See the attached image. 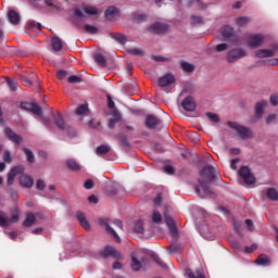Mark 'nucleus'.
<instances>
[{"label":"nucleus","instance_id":"37998d69","mask_svg":"<svg viewBox=\"0 0 278 278\" xmlns=\"http://www.w3.org/2000/svg\"><path fill=\"white\" fill-rule=\"evenodd\" d=\"M131 268L132 270H140L142 268V262L136 258V256L131 257Z\"/></svg>","mask_w":278,"mask_h":278},{"label":"nucleus","instance_id":"aec40b11","mask_svg":"<svg viewBox=\"0 0 278 278\" xmlns=\"http://www.w3.org/2000/svg\"><path fill=\"white\" fill-rule=\"evenodd\" d=\"M165 225L168 227L172 236H174V238H177L178 230H177V225L175 224V220L172 217L166 216L165 217Z\"/></svg>","mask_w":278,"mask_h":278},{"label":"nucleus","instance_id":"c85d7f7f","mask_svg":"<svg viewBox=\"0 0 278 278\" xmlns=\"http://www.w3.org/2000/svg\"><path fill=\"white\" fill-rule=\"evenodd\" d=\"M93 60L98 66H101V68H105V66H108V61H105V56L101 53H96L93 55Z\"/></svg>","mask_w":278,"mask_h":278},{"label":"nucleus","instance_id":"2eb2a0df","mask_svg":"<svg viewBox=\"0 0 278 278\" xmlns=\"http://www.w3.org/2000/svg\"><path fill=\"white\" fill-rule=\"evenodd\" d=\"M198 184L201 186L206 197H210L211 199H216V192H214V189H212V187L207 185V181L203 179H198Z\"/></svg>","mask_w":278,"mask_h":278},{"label":"nucleus","instance_id":"8fccbe9b","mask_svg":"<svg viewBox=\"0 0 278 278\" xmlns=\"http://www.w3.org/2000/svg\"><path fill=\"white\" fill-rule=\"evenodd\" d=\"M67 81L68 84H81L84 80L79 76L72 75L67 78Z\"/></svg>","mask_w":278,"mask_h":278},{"label":"nucleus","instance_id":"473e14b6","mask_svg":"<svg viewBox=\"0 0 278 278\" xmlns=\"http://www.w3.org/2000/svg\"><path fill=\"white\" fill-rule=\"evenodd\" d=\"M167 251H169L170 254L173 253H181L184 251V245L180 243H172L168 248Z\"/></svg>","mask_w":278,"mask_h":278},{"label":"nucleus","instance_id":"cd10ccee","mask_svg":"<svg viewBox=\"0 0 278 278\" xmlns=\"http://www.w3.org/2000/svg\"><path fill=\"white\" fill-rule=\"evenodd\" d=\"M112 151V148L108 144H101L98 148H96V155L103 156L108 155Z\"/></svg>","mask_w":278,"mask_h":278},{"label":"nucleus","instance_id":"9d476101","mask_svg":"<svg viewBox=\"0 0 278 278\" xmlns=\"http://www.w3.org/2000/svg\"><path fill=\"white\" fill-rule=\"evenodd\" d=\"M22 110H27L28 112H33L37 116H42V109L36 102H22L21 103Z\"/></svg>","mask_w":278,"mask_h":278},{"label":"nucleus","instance_id":"f704fd0d","mask_svg":"<svg viewBox=\"0 0 278 278\" xmlns=\"http://www.w3.org/2000/svg\"><path fill=\"white\" fill-rule=\"evenodd\" d=\"M111 38H113V40H116V42H118V45H125L127 42V37H125V35L123 34H111Z\"/></svg>","mask_w":278,"mask_h":278},{"label":"nucleus","instance_id":"1a4fd4ad","mask_svg":"<svg viewBox=\"0 0 278 278\" xmlns=\"http://www.w3.org/2000/svg\"><path fill=\"white\" fill-rule=\"evenodd\" d=\"M98 223L101 227H105V231L110 236H112V238H114V240H116V242H121V237L118 236L116 230H114V228H112V226H110V219L109 218H100Z\"/></svg>","mask_w":278,"mask_h":278},{"label":"nucleus","instance_id":"2f4dec72","mask_svg":"<svg viewBox=\"0 0 278 278\" xmlns=\"http://www.w3.org/2000/svg\"><path fill=\"white\" fill-rule=\"evenodd\" d=\"M266 197L269 201H278V190L275 188H268L266 190Z\"/></svg>","mask_w":278,"mask_h":278},{"label":"nucleus","instance_id":"09e8293b","mask_svg":"<svg viewBox=\"0 0 278 278\" xmlns=\"http://www.w3.org/2000/svg\"><path fill=\"white\" fill-rule=\"evenodd\" d=\"M152 223H154V225H160L162 223V214H160V212H154L152 214Z\"/></svg>","mask_w":278,"mask_h":278},{"label":"nucleus","instance_id":"a19ab883","mask_svg":"<svg viewBox=\"0 0 278 278\" xmlns=\"http://www.w3.org/2000/svg\"><path fill=\"white\" fill-rule=\"evenodd\" d=\"M180 67L182 71H185V73H192L194 71V65H192L186 61H182L180 63Z\"/></svg>","mask_w":278,"mask_h":278},{"label":"nucleus","instance_id":"ddd939ff","mask_svg":"<svg viewBox=\"0 0 278 278\" xmlns=\"http://www.w3.org/2000/svg\"><path fill=\"white\" fill-rule=\"evenodd\" d=\"M181 108L185 112H194L197 110V102H194V98L192 96L185 98L181 102Z\"/></svg>","mask_w":278,"mask_h":278},{"label":"nucleus","instance_id":"dca6fc26","mask_svg":"<svg viewBox=\"0 0 278 278\" xmlns=\"http://www.w3.org/2000/svg\"><path fill=\"white\" fill-rule=\"evenodd\" d=\"M162 125V121L155 115H147L146 117V127L148 129H155V127Z\"/></svg>","mask_w":278,"mask_h":278},{"label":"nucleus","instance_id":"bb28decb","mask_svg":"<svg viewBox=\"0 0 278 278\" xmlns=\"http://www.w3.org/2000/svg\"><path fill=\"white\" fill-rule=\"evenodd\" d=\"M254 264H257L258 266H270V257H268L266 254H261L254 261Z\"/></svg>","mask_w":278,"mask_h":278},{"label":"nucleus","instance_id":"39448f33","mask_svg":"<svg viewBox=\"0 0 278 278\" xmlns=\"http://www.w3.org/2000/svg\"><path fill=\"white\" fill-rule=\"evenodd\" d=\"M30 5L37 8V10H50V12L60 11V7L51 1H33L30 2Z\"/></svg>","mask_w":278,"mask_h":278},{"label":"nucleus","instance_id":"0eeeda50","mask_svg":"<svg viewBox=\"0 0 278 278\" xmlns=\"http://www.w3.org/2000/svg\"><path fill=\"white\" fill-rule=\"evenodd\" d=\"M100 256H102L104 260L108 257H113V260H121L123 255L116 250V248L112 245H106L101 252Z\"/></svg>","mask_w":278,"mask_h":278},{"label":"nucleus","instance_id":"5701e85b","mask_svg":"<svg viewBox=\"0 0 278 278\" xmlns=\"http://www.w3.org/2000/svg\"><path fill=\"white\" fill-rule=\"evenodd\" d=\"M118 14H121V13L116 7H110L104 12V16H105L106 21H114V18H116V16H118Z\"/></svg>","mask_w":278,"mask_h":278},{"label":"nucleus","instance_id":"f257e3e1","mask_svg":"<svg viewBox=\"0 0 278 278\" xmlns=\"http://www.w3.org/2000/svg\"><path fill=\"white\" fill-rule=\"evenodd\" d=\"M52 118H53L56 127L59 129H61L62 131H66L67 136H70V138H75V136H77V131L75 130V128L66 125V122L64 121V116H62V113H60V112L53 113L52 112Z\"/></svg>","mask_w":278,"mask_h":278},{"label":"nucleus","instance_id":"6e6d98bb","mask_svg":"<svg viewBox=\"0 0 278 278\" xmlns=\"http://www.w3.org/2000/svg\"><path fill=\"white\" fill-rule=\"evenodd\" d=\"M94 188V181L92 179H88L84 182L85 190H92Z\"/></svg>","mask_w":278,"mask_h":278},{"label":"nucleus","instance_id":"49530a36","mask_svg":"<svg viewBox=\"0 0 278 278\" xmlns=\"http://www.w3.org/2000/svg\"><path fill=\"white\" fill-rule=\"evenodd\" d=\"M206 117L208 118V121H211V123H219L220 122V117H218V114H215L212 112H207Z\"/></svg>","mask_w":278,"mask_h":278},{"label":"nucleus","instance_id":"a18cd8bd","mask_svg":"<svg viewBox=\"0 0 278 278\" xmlns=\"http://www.w3.org/2000/svg\"><path fill=\"white\" fill-rule=\"evenodd\" d=\"M84 29L87 34H99V28L97 26L86 24Z\"/></svg>","mask_w":278,"mask_h":278},{"label":"nucleus","instance_id":"6e6552de","mask_svg":"<svg viewBox=\"0 0 278 278\" xmlns=\"http://www.w3.org/2000/svg\"><path fill=\"white\" fill-rule=\"evenodd\" d=\"M239 175L243 179L244 184L248 186H252V184H255V176L251 173V169L248 166H242L239 169Z\"/></svg>","mask_w":278,"mask_h":278},{"label":"nucleus","instance_id":"603ef678","mask_svg":"<svg viewBox=\"0 0 278 278\" xmlns=\"http://www.w3.org/2000/svg\"><path fill=\"white\" fill-rule=\"evenodd\" d=\"M38 29L40 31L42 29V24L36 23L35 21L28 22V29Z\"/></svg>","mask_w":278,"mask_h":278},{"label":"nucleus","instance_id":"4c0bfd02","mask_svg":"<svg viewBox=\"0 0 278 278\" xmlns=\"http://www.w3.org/2000/svg\"><path fill=\"white\" fill-rule=\"evenodd\" d=\"M187 275L189 278H205V274L203 273V269H197L195 273H192V270H189Z\"/></svg>","mask_w":278,"mask_h":278},{"label":"nucleus","instance_id":"20e7f679","mask_svg":"<svg viewBox=\"0 0 278 278\" xmlns=\"http://www.w3.org/2000/svg\"><path fill=\"white\" fill-rule=\"evenodd\" d=\"M241 58H247V51L242 48H235L232 50H229L226 60L230 64H233V62H238Z\"/></svg>","mask_w":278,"mask_h":278},{"label":"nucleus","instance_id":"f3484780","mask_svg":"<svg viewBox=\"0 0 278 278\" xmlns=\"http://www.w3.org/2000/svg\"><path fill=\"white\" fill-rule=\"evenodd\" d=\"M175 84V76L173 74H166L159 79V86L161 88H166V86H170Z\"/></svg>","mask_w":278,"mask_h":278},{"label":"nucleus","instance_id":"e2e57ef3","mask_svg":"<svg viewBox=\"0 0 278 278\" xmlns=\"http://www.w3.org/2000/svg\"><path fill=\"white\" fill-rule=\"evenodd\" d=\"M28 79H30L31 84H39V79H38V75H36V73H31L29 76H28Z\"/></svg>","mask_w":278,"mask_h":278},{"label":"nucleus","instance_id":"f03ea898","mask_svg":"<svg viewBox=\"0 0 278 278\" xmlns=\"http://www.w3.org/2000/svg\"><path fill=\"white\" fill-rule=\"evenodd\" d=\"M227 125L230 127V129L237 131L236 136L239 138V140H249L253 138V130H251L249 127L242 126L236 122H228Z\"/></svg>","mask_w":278,"mask_h":278},{"label":"nucleus","instance_id":"9b49d317","mask_svg":"<svg viewBox=\"0 0 278 278\" xmlns=\"http://www.w3.org/2000/svg\"><path fill=\"white\" fill-rule=\"evenodd\" d=\"M148 30H149L151 34H154V35H156V36H160V34H166V31H168V25H167V24H164V23L156 22V23L150 25V27L148 28Z\"/></svg>","mask_w":278,"mask_h":278},{"label":"nucleus","instance_id":"de8ad7c7","mask_svg":"<svg viewBox=\"0 0 278 278\" xmlns=\"http://www.w3.org/2000/svg\"><path fill=\"white\" fill-rule=\"evenodd\" d=\"M86 112H88V104H80V105L76 109V114H77V116H81L83 114H86Z\"/></svg>","mask_w":278,"mask_h":278},{"label":"nucleus","instance_id":"c756f323","mask_svg":"<svg viewBox=\"0 0 278 278\" xmlns=\"http://www.w3.org/2000/svg\"><path fill=\"white\" fill-rule=\"evenodd\" d=\"M36 224V215L34 213H27L25 220L23 222L24 227H31Z\"/></svg>","mask_w":278,"mask_h":278},{"label":"nucleus","instance_id":"58836bf2","mask_svg":"<svg viewBox=\"0 0 278 278\" xmlns=\"http://www.w3.org/2000/svg\"><path fill=\"white\" fill-rule=\"evenodd\" d=\"M236 25H238V27H244V25H249V23H251V20L247 16L244 17H237L235 20Z\"/></svg>","mask_w":278,"mask_h":278},{"label":"nucleus","instance_id":"4d7b16f0","mask_svg":"<svg viewBox=\"0 0 278 278\" xmlns=\"http://www.w3.org/2000/svg\"><path fill=\"white\" fill-rule=\"evenodd\" d=\"M3 161L5 162V164H12V154L10 153V151H4Z\"/></svg>","mask_w":278,"mask_h":278},{"label":"nucleus","instance_id":"338daca9","mask_svg":"<svg viewBox=\"0 0 278 278\" xmlns=\"http://www.w3.org/2000/svg\"><path fill=\"white\" fill-rule=\"evenodd\" d=\"M269 101H270L271 105H278V96L271 94L269 98Z\"/></svg>","mask_w":278,"mask_h":278},{"label":"nucleus","instance_id":"a211bd4d","mask_svg":"<svg viewBox=\"0 0 278 278\" xmlns=\"http://www.w3.org/2000/svg\"><path fill=\"white\" fill-rule=\"evenodd\" d=\"M112 116L113 117L109 119V129H114V127H116V123H121L123 119V116L117 110H113Z\"/></svg>","mask_w":278,"mask_h":278},{"label":"nucleus","instance_id":"393cba45","mask_svg":"<svg viewBox=\"0 0 278 278\" xmlns=\"http://www.w3.org/2000/svg\"><path fill=\"white\" fill-rule=\"evenodd\" d=\"M20 184L23 188H33L34 187V178L31 176L23 174L20 177Z\"/></svg>","mask_w":278,"mask_h":278},{"label":"nucleus","instance_id":"c03bdc74","mask_svg":"<svg viewBox=\"0 0 278 278\" xmlns=\"http://www.w3.org/2000/svg\"><path fill=\"white\" fill-rule=\"evenodd\" d=\"M84 12L89 16H97V14H99V10H97L94 7H85Z\"/></svg>","mask_w":278,"mask_h":278},{"label":"nucleus","instance_id":"e433bc0d","mask_svg":"<svg viewBox=\"0 0 278 278\" xmlns=\"http://www.w3.org/2000/svg\"><path fill=\"white\" fill-rule=\"evenodd\" d=\"M116 138L119 140L121 147H130L129 139L125 134H118Z\"/></svg>","mask_w":278,"mask_h":278},{"label":"nucleus","instance_id":"4468645a","mask_svg":"<svg viewBox=\"0 0 278 278\" xmlns=\"http://www.w3.org/2000/svg\"><path fill=\"white\" fill-rule=\"evenodd\" d=\"M4 135L14 144H21V142H23V137L14 132L10 127L4 128Z\"/></svg>","mask_w":278,"mask_h":278},{"label":"nucleus","instance_id":"c9c22d12","mask_svg":"<svg viewBox=\"0 0 278 278\" xmlns=\"http://www.w3.org/2000/svg\"><path fill=\"white\" fill-rule=\"evenodd\" d=\"M5 81L11 92L18 90V81H16V79H10L9 77H7Z\"/></svg>","mask_w":278,"mask_h":278},{"label":"nucleus","instance_id":"69168bd1","mask_svg":"<svg viewBox=\"0 0 278 278\" xmlns=\"http://www.w3.org/2000/svg\"><path fill=\"white\" fill-rule=\"evenodd\" d=\"M108 108L110 110H114V108H116V104L114 103V100L112 99V96H108Z\"/></svg>","mask_w":278,"mask_h":278},{"label":"nucleus","instance_id":"774afa93","mask_svg":"<svg viewBox=\"0 0 278 278\" xmlns=\"http://www.w3.org/2000/svg\"><path fill=\"white\" fill-rule=\"evenodd\" d=\"M36 186H37V189H38V190H45V188H46L47 185H45V182H43L42 179H38Z\"/></svg>","mask_w":278,"mask_h":278},{"label":"nucleus","instance_id":"412c9836","mask_svg":"<svg viewBox=\"0 0 278 278\" xmlns=\"http://www.w3.org/2000/svg\"><path fill=\"white\" fill-rule=\"evenodd\" d=\"M264 42V37L262 35H252L248 38L249 47H260Z\"/></svg>","mask_w":278,"mask_h":278},{"label":"nucleus","instance_id":"5fc2aeb1","mask_svg":"<svg viewBox=\"0 0 278 278\" xmlns=\"http://www.w3.org/2000/svg\"><path fill=\"white\" fill-rule=\"evenodd\" d=\"M275 123H277V115L270 114L266 117L267 125H275Z\"/></svg>","mask_w":278,"mask_h":278},{"label":"nucleus","instance_id":"7c9ffc66","mask_svg":"<svg viewBox=\"0 0 278 278\" xmlns=\"http://www.w3.org/2000/svg\"><path fill=\"white\" fill-rule=\"evenodd\" d=\"M66 166L70 170H74L75 173H77V170H81V165L73 159L66 161Z\"/></svg>","mask_w":278,"mask_h":278},{"label":"nucleus","instance_id":"6ab92c4d","mask_svg":"<svg viewBox=\"0 0 278 278\" xmlns=\"http://www.w3.org/2000/svg\"><path fill=\"white\" fill-rule=\"evenodd\" d=\"M277 53V49L274 48L271 50L268 49H261L255 51L256 58L264 59V58H273Z\"/></svg>","mask_w":278,"mask_h":278},{"label":"nucleus","instance_id":"b1692460","mask_svg":"<svg viewBox=\"0 0 278 278\" xmlns=\"http://www.w3.org/2000/svg\"><path fill=\"white\" fill-rule=\"evenodd\" d=\"M8 20L11 25H18L21 23V14L14 10H9Z\"/></svg>","mask_w":278,"mask_h":278},{"label":"nucleus","instance_id":"864d4df0","mask_svg":"<svg viewBox=\"0 0 278 278\" xmlns=\"http://www.w3.org/2000/svg\"><path fill=\"white\" fill-rule=\"evenodd\" d=\"M18 218H20V216H18V208L15 207V208L13 210V215H12L11 218L9 219V223H18Z\"/></svg>","mask_w":278,"mask_h":278},{"label":"nucleus","instance_id":"7ed1b4c3","mask_svg":"<svg viewBox=\"0 0 278 278\" xmlns=\"http://www.w3.org/2000/svg\"><path fill=\"white\" fill-rule=\"evenodd\" d=\"M201 177L205 179L206 181H218L220 178V173L216 170V167L212 165L204 166L200 172Z\"/></svg>","mask_w":278,"mask_h":278},{"label":"nucleus","instance_id":"423d86ee","mask_svg":"<svg viewBox=\"0 0 278 278\" xmlns=\"http://www.w3.org/2000/svg\"><path fill=\"white\" fill-rule=\"evenodd\" d=\"M25 173V166L17 165L10 169V172L7 175V184L8 186H13L14 181L16 179V175H23Z\"/></svg>","mask_w":278,"mask_h":278},{"label":"nucleus","instance_id":"4be33fe9","mask_svg":"<svg viewBox=\"0 0 278 278\" xmlns=\"http://www.w3.org/2000/svg\"><path fill=\"white\" fill-rule=\"evenodd\" d=\"M266 105H268V102H266V100H263L255 104L254 110H255V117L257 121H260V118H262V116L264 114V108H266Z\"/></svg>","mask_w":278,"mask_h":278},{"label":"nucleus","instance_id":"680f3d73","mask_svg":"<svg viewBox=\"0 0 278 278\" xmlns=\"http://www.w3.org/2000/svg\"><path fill=\"white\" fill-rule=\"evenodd\" d=\"M191 23L193 25H201V23H203V17H201V16H192L191 17Z\"/></svg>","mask_w":278,"mask_h":278},{"label":"nucleus","instance_id":"052dcab7","mask_svg":"<svg viewBox=\"0 0 278 278\" xmlns=\"http://www.w3.org/2000/svg\"><path fill=\"white\" fill-rule=\"evenodd\" d=\"M164 173H166V175H175V167H173V165H166L164 167Z\"/></svg>","mask_w":278,"mask_h":278},{"label":"nucleus","instance_id":"f8f14e48","mask_svg":"<svg viewBox=\"0 0 278 278\" xmlns=\"http://www.w3.org/2000/svg\"><path fill=\"white\" fill-rule=\"evenodd\" d=\"M223 38L227 42H238V37H236V30L231 26L224 27Z\"/></svg>","mask_w":278,"mask_h":278},{"label":"nucleus","instance_id":"79ce46f5","mask_svg":"<svg viewBox=\"0 0 278 278\" xmlns=\"http://www.w3.org/2000/svg\"><path fill=\"white\" fill-rule=\"evenodd\" d=\"M134 231H136V233H144V223L141 219L136 222Z\"/></svg>","mask_w":278,"mask_h":278},{"label":"nucleus","instance_id":"bf43d9fd","mask_svg":"<svg viewBox=\"0 0 278 278\" xmlns=\"http://www.w3.org/2000/svg\"><path fill=\"white\" fill-rule=\"evenodd\" d=\"M66 75H68V72L64 71V70H59L56 72V77L58 79H66Z\"/></svg>","mask_w":278,"mask_h":278},{"label":"nucleus","instance_id":"ea45409f","mask_svg":"<svg viewBox=\"0 0 278 278\" xmlns=\"http://www.w3.org/2000/svg\"><path fill=\"white\" fill-rule=\"evenodd\" d=\"M8 225H10V218L3 211H0V227H8Z\"/></svg>","mask_w":278,"mask_h":278},{"label":"nucleus","instance_id":"13d9d810","mask_svg":"<svg viewBox=\"0 0 278 278\" xmlns=\"http://www.w3.org/2000/svg\"><path fill=\"white\" fill-rule=\"evenodd\" d=\"M227 49H229V46L227 43H219L215 47V51H217V53L227 51Z\"/></svg>","mask_w":278,"mask_h":278},{"label":"nucleus","instance_id":"72a5a7b5","mask_svg":"<svg viewBox=\"0 0 278 278\" xmlns=\"http://www.w3.org/2000/svg\"><path fill=\"white\" fill-rule=\"evenodd\" d=\"M52 49L53 51H62V39H60V37H53L52 40Z\"/></svg>","mask_w":278,"mask_h":278},{"label":"nucleus","instance_id":"a878e982","mask_svg":"<svg viewBox=\"0 0 278 278\" xmlns=\"http://www.w3.org/2000/svg\"><path fill=\"white\" fill-rule=\"evenodd\" d=\"M76 218H77L79 225H81L86 229V231H90V224L86 219V215H84V213L77 212Z\"/></svg>","mask_w":278,"mask_h":278},{"label":"nucleus","instance_id":"0e129e2a","mask_svg":"<svg viewBox=\"0 0 278 278\" xmlns=\"http://www.w3.org/2000/svg\"><path fill=\"white\" fill-rule=\"evenodd\" d=\"M232 227L237 233H242V225L238 222H233Z\"/></svg>","mask_w":278,"mask_h":278},{"label":"nucleus","instance_id":"3c124183","mask_svg":"<svg viewBox=\"0 0 278 278\" xmlns=\"http://www.w3.org/2000/svg\"><path fill=\"white\" fill-rule=\"evenodd\" d=\"M24 153L27 157V161L30 163V164H34V152H31V150L27 149V148H24Z\"/></svg>","mask_w":278,"mask_h":278}]
</instances>
